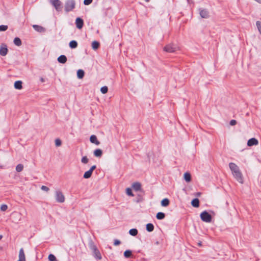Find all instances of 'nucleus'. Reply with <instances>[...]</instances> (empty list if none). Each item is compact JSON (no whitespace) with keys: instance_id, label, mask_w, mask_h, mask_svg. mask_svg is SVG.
Segmentation results:
<instances>
[{"instance_id":"obj_1","label":"nucleus","mask_w":261,"mask_h":261,"mask_svg":"<svg viewBox=\"0 0 261 261\" xmlns=\"http://www.w3.org/2000/svg\"><path fill=\"white\" fill-rule=\"evenodd\" d=\"M229 167L234 178L240 183L243 184L244 182L243 176L239 167L233 163H230Z\"/></svg>"},{"instance_id":"obj_2","label":"nucleus","mask_w":261,"mask_h":261,"mask_svg":"<svg viewBox=\"0 0 261 261\" xmlns=\"http://www.w3.org/2000/svg\"><path fill=\"white\" fill-rule=\"evenodd\" d=\"M55 198L56 201L59 203H63L65 201V197L64 194L60 190H57L55 192Z\"/></svg>"},{"instance_id":"obj_3","label":"nucleus","mask_w":261,"mask_h":261,"mask_svg":"<svg viewBox=\"0 0 261 261\" xmlns=\"http://www.w3.org/2000/svg\"><path fill=\"white\" fill-rule=\"evenodd\" d=\"M200 218L202 221L210 223L212 221V216L206 211H203L200 214Z\"/></svg>"},{"instance_id":"obj_4","label":"nucleus","mask_w":261,"mask_h":261,"mask_svg":"<svg viewBox=\"0 0 261 261\" xmlns=\"http://www.w3.org/2000/svg\"><path fill=\"white\" fill-rule=\"evenodd\" d=\"M75 2L73 0H68L65 5V10L66 11L68 12L74 8Z\"/></svg>"},{"instance_id":"obj_5","label":"nucleus","mask_w":261,"mask_h":261,"mask_svg":"<svg viewBox=\"0 0 261 261\" xmlns=\"http://www.w3.org/2000/svg\"><path fill=\"white\" fill-rule=\"evenodd\" d=\"M8 53V48L6 44L2 43L0 45V55L3 57L6 56Z\"/></svg>"},{"instance_id":"obj_6","label":"nucleus","mask_w":261,"mask_h":261,"mask_svg":"<svg viewBox=\"0 0 261 261\" xmlns=\"http://www.w3.org/2000/svg\"><path fill=\"white\" fill-rule=\"evenodd\" d=\"M96 168V165L92 166L88 171H87L85 172V173L83 175V177L85 179L89 178L91 176L92 174L93 171Z\"/></svg>"},{"instance_id":"obj_7","label":"nucleus","mask_w":261,"mask_h":261,"mask_svg":"<svg viewBox=\"0 0 261 261\" xmlns=\"http://www.w3.org/2000/svg\"><path fill=\"white\" fill-rule=\"evenodd\" d=\"M176 46L173 44H169L164 48V50L168 53H173L176 50Z\"/></svg>"},{"instance_id":"obj_8","label":"nucleus","mask_w":261,"mask_h":261,"mask_svg":"<svg viewBox=\"0 0 261 261\" xmlns=\"http://www.w3.org/2000/svg\"><path fill=\"white\" fill-rule=\"evenodd\" d=\"M50 2L57 11L61 10V3L59 0H50Z\"/></svg>"},{"instance_id":"obj_9","label":"nucleus","mask_w":261,"mask_h":261,"mask_svg":"<svg viewBox=\"0 0 261 261\" xmlns=\"http://www.w3.org/2000/svg\"><path fill=\"white\" fill-rule=\"evenodd\" d=\"M258 144V140L254 138L250 139L248 141V142H247V145L248 146H252L253 145H257Z\"/></svg>"},{"instance_id":"obj_10","label":"nucleus","mask_w":261,"mask_h":261,"mask_svg":"<svg viewBox=\"0 0 261 261\" xmlns=\"http://www.w3.org/2000/svg\"><path fill=\"white\" fill-rule=\"evenodd\" d=\"M17 261H25V256L23 248L19 250V259Z\"/></svg>"},{"instance_id":"obj_11","label":"nucleus","mask_w":261,"mask_h":261,"mask_svg":"<svg viewBox=\"0 0 261 261\" xmlns=\"http://www.w3.org/2000/svg\"><path fill=\"white\" fill-rule=\"evenodd\" d=\"M14 88L16 90H21L22 89V82L21 81H17L14 84Z\"/></svg>"},{"instance_id":"obj_12","label":"nucleus","mask_w":261,"mask_h":261,"mask_svg":"<svg viewBox=\"0 0 261 261\" xmlns=\"http://www.w3.org/2000/svg\"><path fill=\"white\" fill-rule=\"evenodd\" d=\"M132 188L135 191H138L141 190V184L139 182H135L132 184Z\"/></svg>"},{"instance_id":"obj_13","label":"nucleus","mask_w":261,"mask_h":261,"mask_svg":"<svg viewBox=\"0 0 261 261\" xmlns=\"http://www.w3.org/2000/svg\"><path fill=\"white\" fill-rule=\"evenodd\" d=\"M75 23H76V27L78 29H81L83 27V21L81 18H77L76 19Z\"/></svg>"},{"instance_id":"obj_14","label":"nucleus","mask_w":261,"mask_h":261,"mask_svg":"<svg viewBox=\"0 0 261 261\" xmlns=\"http://www.w3.org/2000/svg\"><path fill=\"white\" fill-rule=\"evenodd\" d=\"M191 204L193 207H198L199 206V200L198 198H195L191 201Z\"/></svg>"},{"instance_id":"obj_15","label":"nucleus","mask_w":261,"mask_h":261,"mask_svg":"<svg viewBox=\"0 0 261 261\" xmlns=\"http://www.w3.org/2000/svg\"><path fill=\"white\" fill-rule=\"evenodd\" d=\"M33 27L37 32H44L45 31V29L41 26L38 25H33Z\"/></svg>"},{"instance_id":"obj_16","label":"nucleus","mask_w":261,"mask_h":261,"mask_svg":"<svg viewBox=\"0 0 261 261\" xmlns=\"http://www.w3.org/2000/svg\"><path fill=\"white\" fill-rule=\"evenodd\" d=\"M200 15L202 18H206L208 17V12L205 10H201L200 11Z\"/></svg>"},{"instance_id":"obj_17","label":"nucleus","mask_w":261,"mask_h":261,"mask_svg":"<svg viewBox=\"0 0 261 261\" xmlns=\"http://www.w3.org/2000/svg\"><path fill=\"white\" fill-rule=\"evenodd\" d=\"M58 61L59 62L64 64L67 61V58L65 56L61 55L58 57Z\"/></svg>"},{"instance_id":"obj_18","label":"nucleus","mask_w":261,"mask_h":261,"mask_svg":"<svg viewBox=\"0 0 261 261\" xmlns=\"http://www.w3.org/2000/svg\"><path fill=\"white\" fill-rule=\"evenodd\" d=\"M85 75V72L82 69H79L77 71V76L79 79H82Z\"/></svg>"},{"instance_id":"obj_19","label":"nucleus","mask_w":261,"mask_h":261,"mask_svg":"<svg viewBox=\"0 0 261 261\" xmlns=\"http://www.w3.org/2000/svg\"><path fill=\"white\" fill-rule=\"evenodd\" d=\"M184 179L188 182L191 180V174L189 172H186L184 175Z\"/></svg>"},{"instance_id":"obj_20","label":"nucleus","mask_w":261,"mask_h":261,"mask_svg":"<svg viewBox=\"0 0 261 261\" xmlns=\"http://www.w3.org/2000/svg\"><path fill=\"white\" fill-rule=\"evenodd\" d=\"M170 203L169 200L168 198H164L161 201V205L162 206H167Z\"/></svg>"},{"instance_id":"obj_21","label":"nucleus","mask_w":261,"mask_h":261,"mask_svg":"<svg viewBox=\"0 0 261 261\" xmlns=\"http://www.w3.org/2000/svg\"><path fill=\"white\" fill-rule=\"evenodd\" d=\"M156 217L158 220H162L165 218V215L164 213L159 212L157 213Z\"/></svg>"},{"instance_id":"obj_22","label":"nucleus","mask_w":261,"mask_h":261,"mask_svg":"<svg viewBox=\"0 0 261 261\" xmlns=\"http://www.w3.org/2000/svg\"><path fill=\"white\" fill-rule=\"evenodd\" d=\"M90 141L92 143L98 144V141H97V137L95 135H92L90 137Z\"/></svg>"},{"instance_id":"obj_23","label":"nucleus","mask_w":261,"mask_h":261,"mask_svg":"<svg viewBox=\"0 0 261 261\" xmlns=\"http://www.w3.org/2000/svg\"><path fill=\"white\" fill-rule=\"evenodd\" d=\"M154 229V226L151 223H148L146 225V230L149 232H151Z\"/></svg>"},{"instance_id":"obj_24","label":"nucleus","mask_w":261,"mask_h":261,"mask_svg":"<svg viewBox=\"0 0 261 261\" xmlns=\"http://www.w3.org/2000/svg\"><path fill=\"white\" fill-rule=\"evenodd\" d=\"M14 43L16 45H17L18 46H20L21 45V41L20 39V38H19L18 37H16L14 39Z\"/></svg>"},{"instance_id":"obj_25","label":"nucleus","mask_w":261,"mask_h":261,"mask_svg":"<svg viewBox=\"0 0 261 261\" xmlns=\"http://www.w3.org/2000/svg\"><path fill=\"white\" fill-rule=\"evenodd\" d=\"M129 233L133 236H136L138 234V230L135 228L131 229L129 230Z\"/></svg>"},{"instance_id":"obj_26","label":"nucleus","mask_w":261,"mask_h":261,"mask_svg":"<svg viewBox=\"0 0 261 261\" xmlns=\"http://www.w3.org/2000/svg\"><path fill=\"white\" fill-rule=\"evenodd\" d=\"M77 43L76 41H75L74 40H72V41H70L69 43V46L71 48H75L77 47Z\"/></svg>"},{"instance_id":"obj_27","label":"nucleus","mask_w":261,"mask_h":261,"mask_svg":"<svg viewBox=\"0 0 261 261\" xmlns=\"http://www.w3.org/2000/svg\"><path fill=\"white\" fill-rule=\"evenodd\" d=\"M23 169V165L19 164H18L16 167V171L18 172L22 171Z\"/></svg>"},{"instance_id":"obj_28","label":"nucleus","mask_w":261,"mask_h":261,"mask_svg":"<svg viewBox=\"0 0 261 261\" xmlns=\"http://www.w3.org/2000/svg\"><path fill=\"white\" fill-rule=\"evenodd\" d=\"M132 254V253L130 250H126L124 252V256L126 258H128V257H130Z\"/></svg>"},{"instance_id":"obj_29","label":"nucleus","mask_w":261,"mask_h":261,"mask_svg":"<svg viewBox=\"0 0 261 261\" xmlns=\"http://www.w3.org/2000/svg\"><path fill=\"white\" fill-rule=\"evenodd\" d=\"M55 145L57 147H59L62 145V141L59 138H57L55 139Z\"/></svg>"},{"instance_id":"obj_30","label":"nucleus","mask_w":261,"mask_h":261,"mask_svg":"<svg viewBox=\"0 0 261 261\" xmlns=\"http://www.w3.org/2000/svg\"><path fill=\"white\" fill-rule=\"evenodd\" d=\"M48 258L49 261H58L56 256L52 254L48 255Z\"/></svg>"},{"instance_id":"obj_31","label":"nucleus","mask_w":261,"mask_h":261,"mask_svg":"<svg viewBox=\"0 0 261 261\" xmlns=\"http://www.w3.org/2000/svg\"><path fill=\"white\" fill-rule=\"evenodd\" d=\"M8 206L7 204H3L1 205L0 209L2 212H5L7 210Z\"/></svg>"},{"instance_id":"obj_32","label":"nucleus","mask_w":261,"mask_h":261,"mask_svg":"<svg viewBox=\"0 0 261 261\" xmlns=\"http://www.w3.org/2000/svg\"><path fill=\"white\" fill-rule=\"evenodd\" d=\"M108 88L107 86H103L100 88V92L102 94H106L108 92Z\"/></svg>"},{"instance_id":"obj_33","label":"nucleus","mask_w":261,"mask_h":261,"mask_svg":"<svg viewBox=\"0 0 261 261\" xmlns=\"http://www.w3.org/2000/svg\"><path fill=\"white\" fill-rule=\"evenodd\" d=\"M92 48L94 50H96L98 48V42L94 41L92 43Z\"/></svg>"},{"instance_id":"obj_34","label":"nucleus","mask_w":261,"mask_h":261,"mask_svg":"<svg viewBox=\"0 0 261 261\" xmlns=\"http://www.w3.org/2000/svg\"><path fill=\"white\" fill-rule=\"evenodd\" d=\"M126 193L127 195H128V196H134V195L133 194V193L132 192V189L129 188H126Z\"/></svg>"},{"instance_id":"obj_35","label":"nucleus","mask_w":261,"mask_h":261,"mask_svg":"<svg viewBox=\"0 0 261 261\" xmlns=\"http://www.w3.org/2000/svg\"><path fill=\"white\" fill-rule=\"evenodd\" d=\"M81 162L82 163L86 164L88 163L89 159L87 158V156H85L82 158Z\"/></svg>"},{"instance_id":"obj_36","label":"nucleus","mask_w":261,"mask_h":261,"mask_svg":"<svg viewBox=\"0 0 261 261\" xmlns=\"http://www.w3.org/2000/svg\"><path fill=\"white\" fill-rule=\"evenodd\" d=\"M256 24L258 30V31L259 32L260 34L261 35V22L257 21Z\"/></svg>"},{"instance_id":"obj_37","label":"nucleus","mask_w":261,"mask_h":261,"mask_svg":"<svg viewBox=\"0 0 261 261\" xmlns=\"http://www.w3.org/2000/svg\"><path fill=\"white\" fill-rule=\"evenodd\" d=\"M8 26L5 25H0V32L1 31H5L7 30Z\"/></svg>"},{"instance_id":"obj_38","label":"nucleus","mask_w":261,"mask_h":261,"mask_svg":"<svg viewBox=\"0 0 261 261\" xmlns=\"http://www.w3.org/2000/svg\"><path fill=\"white\" fill-rule=\"evenodd\" d=\"M92 2V0H84V4L85 5H88L90 4Z\"/></svg>"},{"instance_id":"obj_39","label":"nucleus","mask_w":261,"mask_h":261,"mask_svg":"<svg viewBox=\"0 0 261 261\" xmlns=\"http://www.w3.org/2000/svg\"><path fill=\"white\" fill-rule=\"evenodd\" d=\"M41 190H42L43 191H46V192L49 191V188L45 186H42L41 187Z\"/></svg>"},{"instance_id":"obj_40","label":"nucleus","mask_w":261,"mask_h":261,"mask_svg":"<svg viewBox=\"0 0 261 261\" xmlns=\"http://www.w3.org/2000/svg\"><path fill=\"white\" fill-rule=\"evenodd\" d=\"M120 244V241L118 240H115L114 242V245L115 246L119 245Z\"/></svg>"},{"instance_id":"obj_41","label":"nucleus","mask_w":261,"mask_h":261,"mask_svg":"<svg viewBox=\"0 0 261 261\" xmlns=\"http://www.w3.org/2000/svg\"><path fill=\"white\" fill-rule=\"evenodd\" d=\"M237 124V121L235 120H231L230 121V124L232 126L234 125Z\"/></svg>"},{"instance_id":"obj_42","label":"nucleus","mask_w":261,"mask_h":261,"mask_svg":"<svg viewBox=\"0 0 261 261\" xmlns=\"http://www.w3.org/2000/svg\"><path fill=\"white\" fill-rule=\"evenodd\" d=\"M92 249H93V251H94V253H95V255L96 256V255H97V254H96V246H93V248H92Z\"/></svg>"},{"instance_id":"obj_43","label":"nucleus","mask_w":261,"mask_h":261,"mask_svg":"<svg viewBox=\"0 0 261 261\" xmlns=\"http://www.w3.org/2000/svg\"><path fill=\"white\" fill-rule=\"evenodd\" d=\"M94 155L96 156H98V149H96L94 152Z\"/></svg>"},{"instance_id":"obj_44","label":"nucleus","mask_w":261,"mask_h":261,"mask_svg":"<svg viewBox=\"0 0 261 261\" xmlns=\"http://www.w3.org/2000/svg\"><path fill=\"white\" fill-rule=\"evenodd\" d=\"M102 154V150L100 149H99V157H100Z\"/></svg>"},{"instance_id":"obj_45","label":"nucleus","mask_w":261,"mask_h":261,"mask_svg":"<svg viewBox=\"0 0 261 261\" xmlns=\"http://www.w3.org/2000/svg\"><path fill=\"white\" fill-rule=\"evenodd\" d=\"M40 81H41L42 83H43V82H44V81H45V80H44V78H43V77H40Z\"/></svg>"},{"instance_id":"obj_46","label":"nucleus","mask_w":261,"mask_h":261,"mask_svg":"<svg viewBox=\"0 0 261 261\" xmlns=\"http://www.w3.org/2000/svg\"><path fill=\"white\" fill-rule=\"evenodd\" d=\"M198 245L199 246H202V242H199L198 243Z\"/></svg>"},{"instance_id":"obj_47","label":"nucleus","mask_w":261,"mask_h":261,"mask_svg":"<svg viewBox=\"0 0 261 261\" xmlns=\"http://www.w3.org/2000/svg\"><path fill=\"white\" fill-rule=\"evenodd\" d=\"M3 238V236L2 235H0V240Z\"/></svg>"},{"instance_id":"obj_48","label":"nucleus","mask_w":261,"mask_h":261,"mask_svg":"<svg viewBox=\"0 0 261 261\" xmlns=\"http://www.w3.org/2000/svg\"><path fill=\"white\" fill-rule=\"evenodd\" d=\"M98 258H99V259H100L101 258V256L99 255Z\"/></svg>"},{"instance_id":"obj_49","label":"nucleus","mask_w":261,"mask_h":261,"mask_svg":"<svg viewBox=\"0 0 261 261\" xmlns=\"http://www.w3.org/2000/svg\"><path fill=\"white\" fill-rule=\"evenodd\" d=\"M146 2H149V0H146Z\"/></svg>"}]
</instances>
